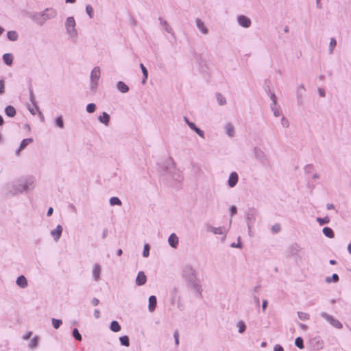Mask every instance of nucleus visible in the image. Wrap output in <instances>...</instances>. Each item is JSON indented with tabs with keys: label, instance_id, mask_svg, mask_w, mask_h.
<instances>
[{
	"label": "nucleus",
	"instance_id": "51",
	"mask_svg": "<svg viewBox=\"0 0 351 351\" xmlns=\"http://www.w3.org/2000/svg\"><path fill=\"white\" fill-rule=\"evenodd\" d=\"M192 130H193L195 132H196L201 138H205L204 132L203 130H202L201 129H199V128H197V126H195L194 128H193Z\"/></svg>",
	"mask_w": 351,
	"mask_h": 351
},
{
	"label": "nucleus",
	"instance_id": "28",
	"mask_svg": "<svg viewBox=\"0 0 351 351\" xmlns=\"http://www.w3.org/2000/svg\"><path fill=\"white\" fill-rule=\"evenodd\" d=\"M322 232L328 238L332 239L335 237V233L330 227H324L322 230Z\"/></svg>",
	"mask_w": 351,
	"mask_h": 351
},
{
	"label": "nucleus",
	"instance_id": "14",
	"mask_svg": "<svg viewBox=\"0 0 351 351\" xmlns=\"http://www.w3.org/2000/svg\"><path fill=\"white\" fill-rule=\"evenodd\" d=\"M239 181V176L236 172H232L228 178V184L230 188L236 186Z\"/></svg>",
	"mask_w": 351,
	"mask_h": 351
},
{
	"label": "nucleus",
	"instance_id": "30",
	"mask_svg": "<svg viewBox=\"0 0 351 351\" xmlns=\"http://www.w3.org/2000/svg\"><path fill=\"white\" fill-rule=\"evenodd\" d=\"M8 38L11 41H16L18 39V34L16 31H8L7 33Z\"/></svg>",
	"mask_w": 351,
	"mask_h": 351
},
{
	"label": "nucleus",
	"instance_id": "38",
	"mask_svg": "<svg viewBox=\"0 0 351 351\" xmlns=\"http://www.w3.org/2000/svg\"><path fill=\"white\" fill-rule=\"evenodd\" d=\"M295 345L300 349H303L304 348L303 339L300 337H298L295 340Z\"/></svg>",
	"mask_w": 351,
	"mask_h": 351
},
{
	"label": "nucleus",
	"instance_id": "53",
	"mask_svg": "<svg viewBox=\"0 0 351 351\" xmlns=\"http://www.w3.org/2000/svg\"><path fill=\"white\" fill-rule=\"evenodd\" d=\"M281 227L279 223H275L271 227V232L274 234H276L280 231Z\"/></svg>",
	"mask_w": 351,
	"mask_h": 351
},
{
	"label": "nucleus",
	"instance_id": "50",
	"mask_svg": "<svg viewBox=\"0 0 351 351\" xmlns=\"http://www.w3.org/2000/svg\"><path fill=\"white\" fill-rule=\"evenodd\" d=\"M192 130H193L195 132H196L201 138H205L204 132L203 130H202L201 129H199V128H197V126H195L194 128H193Z\"/></svg>",
	"mask_w": 351,
	"mask_h": 351
},
{
	"label": "nucleus",
	"instance_id": "6",
	"mask_svg": "<svg viewBox=\"0 0 351 351\" xmlns=\"http://www.w3.org/2000/svg\"><path fill=\"white\" fill-rule=\"evenodd\" d=\"M256 213L257 211L254 208H249L245 212V217L249 232H251V228L255 223Z\"/></svg>",
	"mask_w": 351,
	"mask_h": 351
},
{
	"label": "nucleus",
	"instance_id": "21",
	"mask_svg": "<svg viewBox=\"0 0 351 351\" xmlns=\"http://www.w3.org/2000/svg\"><path fill=\"white\" fill-rule=\"evenodd\" d=\"M168 242L171 247L176 248L178 244V237L176 234L172 233L168 238Z\"/></svg>",
	"mask_w": 351,
	"mask_h": 351
},
{
	"label": "nucleus",
	"instance_id": "57",
	"mask_svg": "<svg viewBox=\"0 0 351 351\" xmlns=\"http://www.w3.org/2000/svg\"><path fill=\"white\" fill-rule=\"evenodd\" d=\"M240 239H241V237H238V242H237V243H232L230 245V247H231L241 248V247H242V243H241Z\"/></svg>",
	"mask_w": 351,
	"mask_h": 351
},
{
	"label": "nucleus",
	"instance_id": "19",
	"mask_svg": "<svg viewBox=\"0 0 351 351\" xmlns=\"http://www.w3.org/2000/svg\"><path fill=\"white\" fill-rule=\"evenodd\" d=\"M195 23L197 29L204 34H207L208 32V29L207 27L204 25V22L199 19H196Z\"/></svg>",
	"mask_w": 351,
	"mask_h": 351
},
{
	"label": "nucleus",
	"instance_id": "48",
	"mask_svg": "<svg viewBox=\"0 0 351 351\" xmlns=\"http://www.w3.org/2000/svg\"><path fill=\"white\" fill-rule=\"evenodd\" d=\"M192 130H193L195 132H196L201 138H205L204 132L203 130H202L201 129H199V128H197V126H195L194 128H193Z\"/></svg>",
	"mask_w": 351,
	"mask_h": 351
},
{
	"label": "nucleus",
	"instance_id": "25",
	"mask_svg": "<svg viewBox=\"0 0 351 351\" xmlns=\"http://www.w3.org/2000/svg\"><path fill=\"white\" fill-rule=\"evenodd\" d=\"M4 111L5 114L9 117H14L16 114V109L12 106H7Z\"/></svg>",
	"mask_w": 351,
	"mask_h": 351
},
{
	"label": "nucleus",
	"instance_id": "17",
	"mask_svg": "<svg viewBox=\"0 0 351 351\" xmlns=\"http://www.w3.org/2000/svg\"><path fill=\"white\" fill-rule=\"evenodd\" d=\"M158 21H160V24L164 27L165 30L171 34L173 36H175V34L171 27V26L169 25L167 21L164 20L162 18L159 17Z\"/></svg>",
	"mask_w": 351,
	"mask_h": 351
},
{
	"label": "nucleus",
	"instance_id": "42",
	"mask_svg": "<svg viewBox=\"0 0 351 351\" xmlns=\"http://www.w3.org/2000/svg\"><path fill=\"white\" fill-rule=\"evenodd\" d=\"M72 335H73V337H74L77 341H82V335H81V334L80 333L79 330H77V328H74V329L73 330Z\"/></svg>",
	"mask_w": 351,
	"mask_h": 351
},
{
	"label": "nucleus",
	"instance_id": "54",
	"mask_svg": "<svg viewBox=\"0 0 351 351\" xmlns=\"http://www.w3.org/2000/svg\"><path fill=\"white\" fill-rule=\"evenodd\" d=\"M149 255V245L148 244H145L143 247V256L144 257H148Z\"/></svg>",
	"mask_w": 351,
	"mask_h": 351
},
{
	"label": "nucleus",
	"instance_id": "36",
	"mask_svg": "<svg viewBox=\"0 0 351 351\" xmlns=\"http://www.w3.org/2000/svg\"><path fill=\"white\" fill-rule=\"evenodd\" d=\"M52 326L55 329H58L62 324V321L60 319H51Z\"/></svg>",
	"mask_w": 351,
	"mask_h": 351
},
{
	"label": "nucleus",
	"instance_id": "5",
	"mask_svg": "<svg viewBox=\"0 0 351 351\" xmlns=\"http://www.w3.org/2000/svg\"><path fill=\"white\" fill-rule=\"evenodd\" d=\"M75 21L73 16H69L66 19L65 21V28L66 33L69 35L70 37L74 38L77 35V32L75 29Z\"/></svg>",
	"mask_w": 351,
	"mask_h": 351
},
{
	"label": "nucleus",
	"instance_id": "43",
	"mask_svg": "<svg viewBox=\"0 0 351 351\" xmlns=\"http://www.w3.org/2000/svg\"><path fill=\"white\" fill-rule=\"evenodd\" d=\"M55 123L60 128H64V121H63L62 117L61 116L58 117L55 119Z\"/></svg>",
	"mask_w": 351,
	"mask_h": 351
},
{
	"label": "nucleus",
	"instance_id": "27",
	"mask_svg": "<svg viewBox=\"0 0 351 351\" xmlns=\"http://www.w3.org/2000/svg\"><path fill=\"white\" fill-rule=\"evenodd\" d=\"M225 129L226 133L228 136L232 137L234 136V126L230 123H226V125H225Z\"/></svg>",
	"mask_w": 351,
	"mask_h": 351
},
{
	"label": "nucleus",
	"instance_id": "64",
	"mask_svg": "<svg viewBox=\"0 0 351 351\" xmlns=\"http://www.w3.org/2000/svg\"><path fill=\"white\" fill-rule=\"evenodd\" d=\"M274 351H284V348L278 344H276L274 348Z\"/></svg>",
	"mask_w": 351,
	"mask_h": 351
},
{
	"label": "nucleus",
	"instance_id": "35",
	"mask_svg": "<svg viewBox=\"0 0 351 351\" xmlns=\"http://www.w3.org/2000/svg\"><path fill=\"white\" fill-rule=\"evenodd\" d=\"M29 100L32 103V104L35 106L36 110H38V107L36 104L35 97H34V93H33V90L32 88V86L31 85H30V86L29 88Z\"/></svg>",
	"mask_w": 351,
	"mask_h": 351
},
{
	"label": "nucleus",
	"instance_id": "61",
	"mask_svg": "<svg viewBox=\"0 0 351 351\" xmlns=\"http://www.w3.org/2000/svg\"><path fill=\"white\" fill-rule=\"evenodd\" d=\"M270 98L272 101L271 102V106H276L277 105V100H276V96L275 95V93H271L270 95Z\"/></svg>",
	"mask_w": 351,
	"mask_h": 351
},
{
	"label": "nucleus",
	"instance_id": "62",
	"mask_svg": "<svg viewBox=\"0 0 351 351\" xmlns=\"http://www.w3.org/2000/svg\"><path fill=\"white\" fill-rule=\"evenodd\" d=\"M237 212V208L235 206H231L230 208V216L232 217Z\"/></svg>",
	"mask_w": 351,
	"mask_h": 351
},
{
	"label": "nucleus",
	"instance_id": "24",
	"mask_svg": "<svg viewBox=\"0 0 351 351\" xmlns=\"http://www.w3.org/2000/svg\"><path fill=\"white\" fill-rule=\"evenodd\" d=\"M305 91L304 86L303 85H300L297 88V98H298V103L299 105H300L302 102V96L303 93Z\"/></svg>",
	"mask_w": 351,
	"mask_h": 351
},
{
	"label": "nucleus",
	"instance_id": "32",
	"mask_svg": "<svg viewBox=\"0 0 351 351\" xmlns=\"http://www.w3.org/2000/svg\"><path fill=\"white\" fill-rule=\"evenodd\" d=\"M217 103L219 106H223L226 104V98L219 93L216 95Z\"/></svg>",
	"mask_w": 351,
	"mask_h": 351
},
{
	"label": "nucleus",
	"instance_id": "13",
	"mask_svg": "<svg viewBox=\"0 0 351 351\" xmlns=\"http://www.w3.org/2000/svg\"><path fill=\"white\" fill-rule=\"evenodd\" d=\"M62 230V226L58 224L55 229L51 231V235L53 238L54 241L57 242L60 239Z\"/></svg>",
	"mask_w": 351,
	"mask_h": 351
},
{
	"label": "nucleus",
	"instance_id": "26",
	"mask_svg": "<svg viewBox=\"0 0 351 351\" xmlns=\"http://www.w3.org/2000/svg\"><path fill=\"white\" fill-rule=\"evenodd\" d=\"M3 60L4 63L10 66L12 64L13 62V56L12 53H5L3 55Z\"/></svg>",
	"mask_w": 351,
	"mask_h": 351
},
{
	"label": "nucleus",
	"instance_id": "45",
	"mask_svg": "<svg viewBox=\"0 0 351 351\" xmlns=\"http://www.w3.org/2000/svg\"><path fill=\"white\" fill-rule=\"evenodd\" d=\"M298 315L300 319L302 321H306L309 319V315L306 313L299 311L298 312Z\"/></svg>",
	"mask_w": 351,
	"mask_h": 351
},
{
	"label": "nucleus",
	"instance_id": "3",
	"mask_svg": "<svg viewBox=\"0 0 351 351\" xmlns=\"http://www.w3.org/2000/svg\"><path fill=\"white\" fill-rule=\"evenodd\" d=\"M160 169L164 173L171 174L172 179L178 182H180L183 179L180 171L176 169L175 163L171 158L165 160L160 165Z\"/></svg>",
	"mask_w": 351,
	"mask_h": 351
},
{
	"label": "nucleus",
	"instance_id": "4",
	"mask_svg": "<svg viewBox=\"0 0 351 351\" xmlns=\"http://www.w3.org/2000/svg\"><path fill=\"white\" fill-rule=\"evenodd\" d=\"M57 16V11L53 8H47L43 11L35 13L32 19L38 25L43 26L47 20L54 19Z\"/></svg>",
	"mask_w": 351,
	"mask_h": 351
},
{
	"label": "nucleus",
	"instance_id": "59",
	"mask_svg": "<svg viewBox=\"0 0 351 351\" xmlns=\"http://www.w3.org/2000/svg\"><path fill=\"white\" fill-rule=\"evenodd\" d=\"M270 107H271V110L273 111V112H274V115L275 117H279V116H280V112H279L278 109L276 108V106H271H271H270Z\"/></svg>",
	"mask_w": 351,
	"mask_h": 351
},
{
	"label": "nucleus",
	"instance_id": "1",
	"mask_svg": "<svg viewBox=\"0 0 351 351\" xmlns=\"http://www.w3.org/2000/svg\"><path fill=\"white\" fill-rule=\"evenodd\" d=\"M182 277L186 282L197 292L198 295L202 297V289L200 281L197 277L196 270L192 266L186 265L183 267Z\"/></svg>",
	"mask_w": 351,
	"mask_h": 351
},
{
	"label": "nucleus",
	"instance_id": "31",
	"mask_svg": "<svg viewBox=\"0 0 351 351\" xmlns=\"http://www.w3.org/2000/svg\"><path fill=\"white\" fill-rule=\"evenodd\" d=\"M339 280V276L337 274H333L332 276H328L326 278L325 281L327 283L337 282Z\"/></svg>",
	"mask_w": 351,
	"mask_h": 351
},
{
	"label": "nucleus",
	"instance_id": "22",
	"mask_svg": "<svg viewBox=\"0 0 351 351\" xmlns=\"http://www.w3.org/2000/svg\"><path fill=\"white\" fill-rule=\"evenodd\" d=\"M110 119V115L106 112H102V114L98 117L99 121L104 123L105 125L109 124Z\"/></svg>",
	"mask_w": 351,
	"mask_h": 351
},
{
	"label": "nucleus",
	"instance_id": "37",
	"mask_svg": "<svg viewBox=\"0 0 351 351\" xmlns=\"http://www.w3.org/2000/svg\"><path fill=\"white\" fill-rule=\"evenodd\" d=\"M110 204L111 206H115V205H117V206H121V201L120 200V199L117 197H112L110 199Z\"/></svg>",
	"mask_w": 351,
	"mask_h": 351
},
{
	"label": "nucleus",
	"instance_id": "52",
	"mask_svg": "<svg viewBox=\"0 0 351 351\" xmlns=\"http://www.w3.org/2000/svg\"><path fill=\"white\" fill-rule=\"evenodd\" d=\"M192 130H193L195 132H196L201 138H205L204 132L203 130H202L201 129H199V128H197V126H195L194 128H193Z\"/></svg>",
	"mask_w": 351,
	"mask_h": 351
},
{
	"label": "nucleus",
	"instance_id": "20",
	"mask_svg": "<svg viewBox=\"0 0 351 351\" xmlns=\"http://www.w3.org/2000/svg\"><path fill=\"white\" fill-rule=\"evenodd\" d=\"M157 305V299L155 295H151L149 298L148 309L150 312H154Z\"/></svg>",
	"mask_w": 351,
	"mask_h": 351
},
{
	"label": "nucleus",
	"instance_id": "15",
	"mask_svg": "<svg viewBox=\"0 0 351 351\" xmlns=\"http://www.w3.org/2000/svg\"><path fill=\"white\" fill-rule=\"evenodd\" d=\"M101 266L99 264H95L93 267L92 269V275L93 279L97 282L100 280V274H101Z\"/></svg>",
	"mask_w": 351,
	"mask_h": 351
},
{
	"label": "nucleus",
	"instance_id": "60",
	"mask_svg": "<svg viewBox=\"0 0 351 351\" xmlns=\"http://www.w3.org/2000/svg\"><path fill=\"white\" fill-rule=\"evenodd\" d=\"M140 68H141V69L142 71L143 75L148 76V71H147V68L144 66V64L143 63L140 64Z\"/></svg>",
	"mask_w": 351,
	"mask_h": 351
},
{
	"label": "nucleus",
	"instance_id": "41",
	"mask_svg": "<svg viewBox=\"0 0 351 351\" xmlns=\"http://www.w3.org/2000/svg\"><path fill=\"white\" fill-rule=\"evenodd\" d=\"M337 45V41L335 38H330V43H329V53L332 54L333 53L334 48Z\"/></svg>",
	"mask_w": 351,
	"mask_h": 351
},
{
	"label": "nucleus",
	"instance_id": "58",
	"mask_svg": "<svg viewBox=\"0 0 351 351\" xmlns=\"http://www.w3.org/2000/svg\"><path fill=\"white\" fill-rule=\"evenodd\" d=\"M5 93V82L3 80H0V95Z\"/></svg>",
	"mask_w": 351,
	"mask_h": 351
},
{
	"label": "nucleus",
	"instance_id": "63",
	"mask_svg": "<svg viewBox=\"0 0 351 351\" xmlns=\"http://www.w3.org/2000/svg\"><path fill=\"white\" fill-rule=\"evenodd\" d=\"M253 299H254V302L255 304L256 305V306L258 307L260 306V299H259V298L256 295L254 294L253 295Z\"/></svg>",
	"mask_w": 351,
	"mask_h": 351
},
{
	"label": "nucleus",
	"instance_id": "23",
	"mask_svg": "<svg viewBox=\"0 0 351 351\" xmlns=\"http://www.w3.org/2000/svg\"><path fill=\"white\" fill-rule=\"evenodd\" d=\"M117 88L122 93H126L129 91V86L122 81L117 82Z\"/></svg>",
	"mask_w": 351,
	"mask_h": 351
},
{
	"label": "nucleus",
	"instance_id": "18",
	"mask_svg": "<svg viewBox=\"0 0 351 351\" xmlns=\"http://www.w3.org/2000/svg\"><path fill=\"white\" fill-rule=\"evenodd\" d=\"M16 283L22 289L26 288L28 285L27 278L23 275H21L17 278Z\"/></svg>",
	"mask_w": 351,
	"mask_h": 351
},
{
	"label": "nucleus",
	"instance_id": "8",
	"mask_svg": "<svg viewBox=\"0 0 351 351\" xmlns=\"http://www.w3.org/2000/svg\"><path fill=\"white\" fill-rule=\"evenodd\" d=\"M320 316L327 321L333 327L341 329L343 327L342 324L337 319L334 318L332 315L326 312H322Z\"/></svg>",
	"mask_w": 351,
	"mask_h": 351
},
{
	"label": "nucleus",
	"instance_id": "47",
	"mask_svg": "<svg viewBox=\"0 0 351 351\" xmlns=\"http://www.w3.org/2000/svg\"><path fill=\"white\" fill-rule=\"evenodd\" d=\"M96 110V106L93 103H90L86 106V111L88 113H93Z\"/></svg>",
	"mask_w": 351,
	"mask_h": 351
},
{
	"label": "nucleus",
	"instance_id": "40",
	"mask_svg": "<svg viewBox=\"0 0 351 351\" xmlns=\"http://www.w3.org/2000/svg\"><path fill=\"white\" fill-rule=\"evenodd\" d=\"M317 221L319 223L320 226H323L324 224H327L330 222V218L328 217H325L323 218L317 217L316 219Z\"/></svg>",
	"mask_w": 351,
	"mask_h": 351
},
{
	"label": "nucleus",
	"instance_id": "56",
	"mask_svg": "<svg viewBox=\"0 0 351 351\" xmlns=\"http://www.w3.org/2000/svg\"><path fill=\"white\" fill-rule=\"evenodd\" d=\"M281 124L285 128H289V121L286 117H282V118L281 119Z\"/></svg>",
	"mask_w": 351,
	"mask_h": 351
},
{
	"label": "nucleus",
	"instance_id": "33",
	"mask_svg": "<svg viewBox=\"0 0 351 351\" xmlns=\"http://www.w3.org/2000/svg\"><path fill=\"white\" fill-rule=\"evenodd\" d=\"M32 141H33V139L31 138L23 139L21 142V144L19 146V150H23V149H25L27 146V145L29 143H32Z\"/></svg>",
	"mask_w": 351,
	"mask_h": 351
},
{
	"label": "nucleus",
	"instance_id": "16",
	"mask_svg": "<svg viewBox=\"0 0 351 351\" xmlns=\"http://www.w3.org/2000/svg\"><path fill=\"white\" fill-rule=\"evenodd\" d=\"M147 277L143 271H139L136 278V284L138 286H142L145 284Z\"/></svg>",
	"mask_w": 351,
	"mask_h": 351
},
{
	"label": "nucleus",
	"instance_id": "11",
	"mask_svg": "<svg viewBox=\"0 0 351 351\" xmlns=\"http://www.w3.org/2000/svg\"><path fill=\"white\" fill-rule=\"evenodd\" d=\"M206 230L208 232H212L215 234H222L223 236L222 238L223 241L225 240V239L226 237V234L223 231V228H221V227L216 228V227L208 225L206 227Z\"/></svg>",
	"mask_w": 351,
	"mask_h": 351
},
{
	"label": "nucleus",
	"instance_id": "34",
	"mask_svg": "<svg viewBox=\"0 0 351 351\" xmlns=\"http://www.w3.org/2000/svg\"><path fill=\"white\" fill-rule=\"evenodd\" d=\"M120 343L122 346L128 347L130 346V339L127 335L119 337Z\"/></svg>",
	"mask_w": 351,
	"mask_h": 351
},
{
	"label": "nucleus",
	"instance_id": "12",
	"mask_svg": "<svg viewBox=\"0 0 351 351\" xmlns=\"http://www.w3.org/2000/svg\"><path fill=\"white\" fill-rule=\"evenodd\" d=\"M237 22L243 27L248 28L251 25V20L245 15H239L237 17Z\"/></svg>",
	"mask_w": 351,
	"mask_h": 351
},
{
	"label": "nucleus",
	"instance_id": "2",
	"mask_svg": "<svg viewBox=\"0 0 351 351\" xmlns=\"http://www.w3.org/2000/svg\"><path fill=\"white\" fill-rule=\"evenodd\" d=\"M34 180L32 178H21L7 186V193L15 195L23 192H27L34 189Z\"/></svg>",
	"mask_w": 351,
	"mask_h": 351
},
{
	"label": "nucleus",
	"instance_id": "44",
	"mask_svg": "<svg viewBox=\"0 0 351 351\" xmlns=\"http://www.w3.org/2000/svg\"><path fill=\"white\" fill-rule=\"evenodd\" d=\"M237 326L239 328L238 331L239 333H243L246 329V326L243 321L238 322Z\"/></svg>",
	"mask_w": 351,
	"mask_h": 351
},
{
	"label": "nucleus",
	"instance_id": "10",
	"mask_svg": "<svg viewBox=\"0 0 351 351\" xmlns=\"http://www.w3.org/2000/svg\"><path fill=\"white\" fill-rule=\"evenodd\" d=\"M254 153L255 158L257 160H258L261 162H262L263 164L268 162V158L265 152L263 151L261 149L258 147H254Z\"/></svg>",
	"mask_w": 351,
	"mask_h": 351
},
{
	"label": "nucleus",
	"instance_id": "9",
	"mask_svg": "<svg viewBox=\"0 0 351 351\" xmlns=\"http://www.w3.org/2000/svg\"><path fill=\"white\" fill-rule=\"evenodd\" d=\"M289 250L294 259H295L296 261H298V259H301L302 256L300 254L302 248L298 243H292L291 245H290Z\"/></svg>",
	"mask_w": 351,
	"mask_h": 351
},
{
	"label": "nucleus",
	"instance_id": "49",
	"mask_svg": "<svg viewBox=\"0 0 351 351\" xmlns=\"http://www.w3.org/2000/svg\"><path fill=\"white\" fill-rule=\"evenodd\" d=\"M192 130H193L195 132H196L201 138H205L204 132L203 130H202L201 129H199V128H197V126H195L194 128H193Z\"/></svg>",
	"mask_w": 351,
	"mask_h": 351
},
{
	"label": "nucleus",
	"instance_id": "39",
	"mask_svg": "<svg viewBox=\"0 0 351 351\" xmlns=\"http://www.w3.org/2000/svg\"><path fill=\"white\" fill-rule=\"evenodd\" d=\"M39 338L38 336L34 337L30 343L28 345V347L31 349L36 348L38 346Z\"/></svg>",
	"mask_w": 351,
	"mask_h": 351
},
{
	"label": "nucleus",
	"instance_id": "7",
	"mask_svg": "<svg viewBox=\"0 0 351 351\" xmlns=\"http://www.w3.org/2000/svg\"><path fill=\"white\" fill-rule=\"evenodd\" d=\"M100 69L98 66L95 67L90 73V89L95 90L98 86V80L100 77Z\"/></svg>",
	"mask_w": 351,
	"mask_h": 351
},
{
	"label": "nucleus",
	"instance_id": "55",
	"mask_svg": "<svg viewBox=\"0 0 351 351\" xmlns=\"http://www.w3.org/2000/svg\"><path fill=\"white\" fill-rule=\"evenodd\" d=\"M173 337L175 339V344L176 346L179 345V332L178 330H176L173 332Z\"/></svg>",
	"mask_w": 351,
	"mask_h": 351
},
{
	"label": "nucleus",
	"instance_id": "46",
	"mask_svg": "<svg viewBox=\"0 0 351 351\" xmlns=\"http://www.w3.org/2000/svg\"><path fill=\"white\" fill-rule=\"evenodd\" d=\"M93 8L90 5H86V12L90 19L93 18Z\"/></svg>",
	"mask_w": 351,
	"mask_h": 351
},
{
	"label": "nucleus",
	"instance_id": "29",
	"mask_svg": "<svg viewBox=\"0 0 351 351\" xmlns=\"http://www.w3.org/2000/svg\"><path fill=\"white\" fill-rule=\"evenodd\" d=\"M121 326L117 321H112L110 326V329L114 332L121 330Z\"/></svg>",
	"mask_w": 351,
	"mask_h": 351
}]
</instances>
